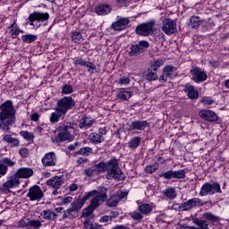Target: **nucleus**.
Masks as SVG:
<instances>
[{
  "label": "nucleus",
  "instance_id": "f257e3e1",
  "mask_svg": "<svg viewBox=\"0 0 229 229\" xmlns=\"http://www.w3.org/2000/svg\"><path fill=\"white\" fill-rule=\"evenodd\" d=\"M99 195V188L98 190H93L91 191L86 192L82 199H77L74 200L69 208L64 211L63 219H76L80 214V210L83 208L85 201L90 199L92 196Z\"/></svg>",
  "mask_w": 229,
  "mask_h": 229
},
{
  "label": "nucleus",
  "instance_id": "f03ea898",
  "mask_svg": "<svg viewBox=\"0 0 229 229\" xmlns=\"http://www.w3.org/2000/svg\"><path fill=\"white\" fill-rule=\"evenodd\" d=\"M106 180H118V182H124L126 176L119 167V161L117 158L113 157L106 163Z\"/></svg>",
  "mask_w": 229,
  "mask_h": 229
},
{
  "label": "nucleus",
  "instance_id": "7ed1b4c3",
  "mask_svg": "<svg viewBox=\"0 0 229 229\" xmlns=\"http://www.w3.org/2000/svg\"><path fill=\"white\" fill-rule=\"evenodd\" d=\"M0 117L4 123H12L15 124V114L17 110L13 106V102L12 100H6L0 106Z\"/></svg>",
  "mask_w": 229,
  "mask_h": 229
},
{
  "label": "nucleus",
  "instance_id": "20e7f679",
  "mask_svg": "<svg viewBox=\"0 0 229 229\" xmlns=\"http://www.w3.org/2000/svg\"><path fill=\"white\" fill-rule=\"evenodd\" d=\"M99 194L96 197H93L90 200V203L88 208H85V212L82 213V216L84 217H87L94 212L98 207H99V201H105L107 198L108 195H106V192H108V189H106L104 186H99L98 187Z\"/></svg>",
  "mask_w": 229,
  "mask_h": 229
},
{
  "label": "nucleus",
  "instance_id": "39448f33",
  "mask_svg": "<svg viewBox=\"0 0 229 229\" xmlns=\"http://www.w3.org/2000/svg\"><path fill=\"white\" fill-rule=\"evenodd\" d=\"M71 130H74V123L68 122L62 124L59 127V133L54 140V142H65V140H71L72 135H71Z\"/></svg>",
  "mask_w": 229,
  "mask_h": 229
},
{
  "label": "nucleus",
  "instance_id": "423d86ee",
  "mask_svg": "<svg viewBox=\"0 0 229 229\" xmlns=\"http://www.w3.org/2000/svg\"><path fill=\"white\" fill-rule=\"evenodd\" d=\"M76 106V100L72 97H64L56 103L55 112H61L65 115L69 110Z\"/></svg>",
  "mask_w": 229,
  "mask_h": 229
},
{
  "label": "nucleus",
  "instance_id": "0eeeda50",
  "mask_svg": "<svg viewBox=\"0 0 229 229\" xmlns=\"http://www.w3.org/2000/svg\"><path fill=\"white\" fill-rule=\"evenodd\" d=\"M199 196H214V194H223L221 184L218 182H205L199 191Z\"/></svg>",
  "mask_w": 229,
  "mask_h": 229
},
{
  "label": "nucleus",
  "instance_id": "6e6552de",
  "mask_svg": "<svg viewBox=\"0 0 229 229\" xmlns=\"http://www.w3.org/2000/svg\"><path fill=\"white\" fill-rule=\"evenodd\" d=\"M190 76L194 83H203L207 81L208 75H207V72L201 69L199 66H191L190 70Z\"/></svg>",
  "mask_w": 229,
  "mask_h": 229
},
{
  "label": "nucleus",
  "instance_id": "1a4fd4ad",
  "mask_svg": "<svg viewBox=\"0 0 229 229\" xmlns=\"http://www.w3.org/2000/svg\"><path fill=\"white\" fill-rule=\"evenodd\" d=\"M205 202L198 198L190 199L189 200L182 203L179 206L180 212H185L189 210H192V208H198V207H203Z\"/></svg>",
  "mask_w": 229,
  "mask_h": 229
},
{
  "label": "nucleus",
  "instance_id": "9d476101",
  "mask_svg": "<svg viewBox=\"0 0 229 229\" xmlns=\"http://www.w3.org/2000/svg\"><path fill=\"white\" fill-rule=\"evenodd\" d=\"M161 30L165 35H174L176 33V21L171 18H164L161 20Z\"/></svg>",
  "mask_w": 229,
  "mask_h": 229
},
{
  "label": "nucleus",
  "instance_id": "9b49d317",
  "mask_svg": "<svg viewBox=\"0 0 229 229\" xmlns=\"http://www.w3.org/2000/svg\"><path fill=\"white\" fill-rule=\"evenodd\" d=\"M153 26H155V21L141 23L136 27V33L140 37H148L151 35V31H153Z\"/></svg>",
  "mask_w": 229,
  "mask_h": 229
},
{
  "label": "nucleus",
  "instance_id": "f8f14e48",
  "mask_svg": "<svg viewBox=\"0 0 229 229\" xmlns=\"http://www.w3.org/2000/svg\"><path fill=\"white\" fill-rule=\"evenodd\" d=\"M27 198H30V201H40L44 198V192L41 191L40 186L34 185L30 188Z\"/></svg>",
  "mask_w": 229,
  "mask_h": 229
},
{
  "label": "nucleus",
  "instance_id": "ddd939ff",
  "mask_svg": "<svg viewBox=\"0 0 229 229\" xmlns=\"http://www.w3.org/2000/svg\"><path fill=\"white\" fill-rule=\"evenodd\" d=\"M149 128V123L146 120H134L129 124V131H144Z\"/></svg>",
  "mask_w": 229,
  "mask_h": 229
},
{
  "label": "nucleus",
  "instance_id": "4468645a",
  "mask_svg": "<svg viewBox=\"0 0 229 229\" xmlns=\"http://www.w3.org/2000/svg\"><path fill=\"white\" fill-rule=\"evenodd\" d=\"M49 19V13H40V12H34L30 14L28 21L30 22V26H34V22H46Z\"/></svg>",
  "mask_w": 229,
  "mask_h": 229
},
{
  "label": "nucleus",
  "instance_id": "2eb2a0df",
  "mask_svg": "<svg viewBox=\"0 0 229 229\" xmlns=\"http://www.w3.org/2000/svg\"><path fill=\"white\" fill-rule=\"evenodd\" d=\"M199 115L203 121H208V123H217L219 121V116L212 110L202 109L199 112Z\"/></svg>",
  "mask_w": 229,
  "mask_h": 229
},
{
  "label": "nucleus",
  "instance_id": "dca6fc26",
  "mask_svg": "<svg viewBox=\"0 0 229 229\" xmlns=\"http://www.w3.org/2000/svg\"><path fill=\"white\" fill-rule=\"evenodd\" d=\"M128 24H130V19L117 16L116 21L112 23L111 28L114 31H123V30H126Z\"/></svg>",
  "mask_w": 229,
  "mask_h": 229
},
{
  "label": "nucleus",
  "instance_id": "f3484780",
  "mask_svg": "<svg viewBox=\"0 0 229 229\" xmlns=\"http://www.w3.org/2000/svg\"><path fill=\"white\" fill-rule=\"evenodd\" d=\"M18 185H21V181L15 177V175H13L8 178V180L3 183L2 188H0V191L4 192V191H10V189H13V187H18Z\"/></svg>",
  "mask_w": 229,
  "mask_h": 229
},
{
  "label": "nucleus",
  "instance_id": "a211bd4d",
  "mask_svg": "<svg viewBox=\"0 0 229 229\" xmlns=\"http://www.w3.org/2000/svg\"><path fill=\"white\" fill-rule=\"evenodd\" d=\"M183 92L187 94L189 99H198L199 98V91L191 83H186L183 86Z\"/></svg>",
  "mask_w": 229,
  "mask_h": 229
},
{
  "label": "nucleus",
  "instance_id": "6ab92c4d",
  "mask_svg": "<svg viewBox=\"0 0 229 229\" xmlns=\"http://www.w3.org/2000/svg\"><path fill=\"white\" fill-rule=\"evenodd\" d=\"M41 162L45 167H53V165H56V155L55 152H48L41 159Z\"/></svg>",
  "mask_w": 229,
  "mask_h": 229
},
{
  "label": "nucleus",
  "instance_id": "aec40b11",
  "mask_svg": "<svg viewBox=\"0 0 229 229\" xmlns=\"http://www.w3.org/2000/svg\"><path fill=\"white\" fill-rule=\"evenodd\" d=\"M33 174V169L30 167H21L19 168L16 173L14 174V176L17 180L20 178H31V175Z\"/></svg>",
  "mask_w": 229,
  "mask_h": 229
},
{
  "label": "nucleus",
  "instance_id": "412c9836",
  "mask_svg": "<svg viewBox=\"0 0 229 229\" xmlns=\"http://www.w3.org/2000/svg\"><path fill=\"white\" fill-rule=\"evenodd\" d=\"M64 182L65 181L64 180L63 176H54L47 182V185L54 187V189L57 190L60 189V187H62V185H64Z\"/></svg>",
  "mask_w": 229,
  "mask_h": 229
},
{
  "label": "nucleus",
  "instance_id": "4be33fe9",
  "mask_svg": "<svg viewBox=\"0 0 229 229\" xmlns=\"http://www.w3.org/2000/svg\"><path fill=\"white\" fill-rule=\"evenodd\" d=\"M192 223L196 225V226H186V229H209L208 222L207 220H199L198 217L194 216L191 218Z\"/></svg>",
  "mask_w": 229,
  "mask_h": 229
},
{
  "label": "nucleus",
  "instance_id": "5701e85b",
  "mask_svg": "<svg viewBox=\"0 0 229 229\" xmlns=\"http://www.w3.org/2000/svg\"><path fill=\"white\" fill-rule=\"evenodd\" d=\"M97 15H108L112 12V7L108 4H98L94 8Z\"/></svg>",
  "mask_w": 229,
  "mask_h": 229
},
{
  "label": "nucleus",
  "instance_id": "b1692460",
  "mask_svg": "<svg viewBox=\"0 0 229 229\" xmlns=\"http://www.w3.org/2000/svg\"><path fill=\"white\" fill-rule=\"evenodd\" d=\"M164 74H166L170 80H174L178 76V68L173 65H166L163 68Z\"/></svg>",
  "mask_w": 229,
  "mask_h": 229
},
{
  "label": "nucleus",
  "instance_id": "393cba45",
  "mask_svg": "<svg viewBox=\"0 0 229 229\" xmlns=\"http://www.w3.org/2000/svg\"><path fill=\"white\" fill-rule=\"evenodd\" d=\"M2 141L5 142L6 144H11V146H13L14 148H17L21 144L19 139L13 138L10 134L4 135Z\"/></svg>",
  "mask_w": 229,
  "mask_h": 229
},
{
  "label": "nucleus",
  "instance_id": "a878e982",
  "mask_svg": "<svg viewBox=\"0 0 229 229\" xmlns=\"http://www.w3.org/2000/svg\"><path fill=\"white\" fill-rule=\"evenodd\" d=\"M202 23L203 21H201V18H199V16H191L188 26H190V28H191L192 30H198V28H199Z\"/></svg>",
  "mask_w": 229,
  "mask_h": 229
},
{
  "label": "nucleus",
  "instance_id": "bb28decb",
  "mask_svg": "<svg viewBox=\"0 0 229 229\" xmlns=\"http://www.w3.org/2000/svg\"><path fill=\"white\" fill-rule=\"evenodd\" d=\"M40 216H43V219H46L47 221H55V219L58 217V215H56L51 209L43 210Z\"/></svg>",
  "mask_w": 229,
  "mask_h": 229
},
{
  "label": "nucleus",
  "instance_id": "cd10ccee",
  "mask_svg": "<svg viewBox=\"0 0 229 229\" xmlns=\"http://www.w3.org/2000/svg\"><path fill=\"white\" fill-rule=\"evenodd\" d=\"M140 142H142L141 137H139V136L133 137L129 140L128 148H130V149H137V148L140 146Z\"/></svg>",
  "mask_w": 229,
  "mask_h": 229
},
{
  "label": "nucleus",
  "instance_id": "c85d7f7f",
  "mask_svg": "<svg viewBox=\"0 0 229 229\" xmlns=\"http://www.w3.org/2000/svg\"><path fill=\"white\" fill-rule=\"evenodd\" d=\"M139 212H140L143 216H148V214H151L153 212V208L148 203H143L138 207Z\"/></svg>",
  "mask_w": 229,
  "mask_h": 229
},
{
  "label": "nucleus",
  "instance_id": "c756f323",
  "mask_svg": "<svg viewBox=\"0 0 229 229\" xmlns=\"http://www.w3.org/2000/svg\"><path fill=\"white\" fill-rule=\"evenodd\" d=\"M145 78L148 81H157V80H158V75L157 74V71L148 68L147 73L145 74Z\"/></svg>",
  "mask_w": 229,
  "mask_h": 229
},
{
  "label": "nucleus",
  "instance_id": "7c9ffc66",
  "mask_svg": "<svg viewBox=\"0 0 229 229\" xmlns=\"http://www.w3.org/2000/svg\"><path fill=\"white\" fill-rule=\"evenodd\" d=\"M202 217H204V219H207V221H209L210 223H219V221H221L219 216L212 214V212L204 213L202 215Z\"/></svg>",
  "mask_w": 229,
  "mask_h": 229
},
{
  "label": "nucleus",
  "instance_id": "2f4dec72",
  "mask_svg": "<svg viewBox=\"0 0 229 229\" xmlns=\"http://www.w3.org/2000/svg\"><path fill=\"white\" fill-rule=\"evenodd\" d=\"M131 96H133V92L123 89L116 95V98H118V99H123V101H128Z\"/></svg>",
  "mask_w": 229,
  "mask_h": 229
},
{
  "label": "nucleus",
  "instance_id": "473e14b6",
  "mask_svg": "<svg viewBox=\"0 0 229 229\" xmlns=\"http://www.w3.org/2000/svg\"><path fill=\"white\" fill-rule=\"evenodd\" d=\"M142 48H140L137 44L131 45V51H129V56H139V55H142Z\"/></svg>",
  "mask_w": 229,
  "mask_h": 229
},
{
  "label": "nucleus",
  "instance_id": "72a5a7b5",
  "mask_svg": "<svg viewBox=\"0 0 229 229\" xmlns=\"http://www.w3.org/2000/svg\"><path fill=\"white\" fill-rule=\"evenodd\" d=\"M89 139L93 144H101L105 138L98 134V132H93L89 135Z\"/></svg>",
  "mask_w": 229,
  "mask_h": 229
},
{
  "label": "nucleus",
  "instance_id": "f704fd0d",
  "mask_svg": "<svg viewBox=\"0 0 229 229\" xmlns=\"http://www.w3.org/2000/svg\"><path fill=\"white\" fill-rule=\"evenodd\" d=\"M60 117H65V114L60 111H55L50 114V123L53 124L58 123L60 121Z\"/></svg>",
  "mask_w": 229,
  "mask_h": 229
},
{
  "label": "nucleus",
  "instance_id": "c9c22d12",
  "mask_svg": "<svg viewBox=\"0 0 229 229\" xmlns=\"http://www.w3.org/2000/svg\"><path fill=\"white\" fill-rule=\"evenodd\" d=\"M72 40L74 44H81L85 38H83V35L80 31H74L72 35Z\"/></svg>",
  "mask_w": 229,
  "mask_h": 229
},
{
  "label": "nucleus",
  "instance_id": "e433bc0d",
  "mask_svg": "<svg viewBox=\"0 0 229 229\" xmlns=\"http://www.w3.org/2000/svg\"><path fill=\"white\" fill-rule=\"evenodd\" d=\"M92 124H94V121L92 120H89V121H87V117H83L81 119L80 121V123H79V126L81 129H89L90 128V126H92Z\"/></svg>",
  "mask_w": 229,
  "mask_h": 229
},
{
  "label": "nucleus",
  "instance_id": "4c0bfd02",
  "mask_svg": "<svg viewBox=\"0 0 229 229\" xmlns=\"http://www.w3.org/2000/svg\"><path fill=\"white\" fill-rule=\"evenodd\" d=\"M164 196L168 199H174L176 198V190L174 188H167L163 191Z\"/></svg>",
  "mask_w": 229,
  "mask_h": 229
},
{
  "label": "nucleus",
  "instance_id": "58836bf2",
  "mask_svg": "<svg viewBox=\"0 0 229 229\" xmlns=\"http://www.w3.org/2000/svg\"><path fill=\"white\" fill-rule=\"evenodd\" d=\"M37 38H38L37 35H33V34H26L21 37V40L25 44H31V43L35 42V40H37Z\"/></svg>",
  "mask_w": 229,
  "mask_h": 229
},
{
  "label": "nucleus",
  "instance_id": "ea45409f",
  "mask_svg": "<svg viewBox=\"0 0 229 229\" xmlns=\"http://www.w3.org/2000/svg\"><path fill=\"white\" fill-rule=\"evenodd\" d=\"M12 126H13V123L12 122H4L3 118L0 117V128H2L4 131H6V133H8Z\"/></svg>",
  "mask_w": 229,
  "mask_h": 229
},
{
  "label": "nucleus",
  "instance_id": "a19ab883",
  "mask_svg": "<svg viewBox=\"0 0 229 229\" xmlns=\"http://www.w3.org/2000/svg\"><path fill=\"white\" fill-rule=\"evenodd\" d=\"M75 155H82L83 157H89V155H92V148L90 147H84L80 148Z\"/></svg>",
  "mask_w": 229,
  "mask_h": 229
},
{
  "label": "nucleus",
  "instance_id": "79ce46f5",
  "mask_svg": "<svg viewBox=\"0 0 229 229\" xmlns=\"http://www.w3.org/2000/svg\"><path fill=\"white\" fill-rule=\"evenodd\" d=\"M162 65H164V60L162 59H157L156 61H154L151 65H150V69H152V71H158V69H160V67H162Z\"/></svg>",
  "mask_w": 229,
  "mask_h": 229
},
{
  "label": "nucleus",
  "instance_id": "37998d69",
  "mask_svg": "<svg viewBox=\"0 0 229 229\" xmlns=\"http://www.w3.org/2000/svg\"><path fill=\"white\" fill-rule=\"evenodd\" d=\"M130 216L133 219V221H137L138 223H140V221L144 219V215L141 213H139L138 211L131 212Z\"/></svg>",
  "mask_w": 229,
  "mask_h": 229
},
{
  "label": "nucleus",
  "instance_id": "c03bdc74",
  "mask_svg": "<svg viewBox=\"0 0 229 229\" xmlns=\"http://www.w3.org/2000/svg\"><path fill=\"white\" fill-rule=\"evenodd\" d=\"M9 29H11L12 37H17L19 36V33H21V29H19V26H17L16 21H13Z\"/></svg>",
  "mask_w": 229,
  "mask_h": 229
},
{
  "label": "nucleus",
  "instance_id": "a18cd8bd",
  "mask_svg": "<svg viewBox=\"0 0 229 229\" xmlns=\"http://www.w3.org/2000/svg\"><path fill=\"white\" fill-rule=\"evenodd\" d=\"M93 167L96 173H105V171H106V163L100 162L98 165H95Z\"/></svg>",
  "mask_w": 229,
  "mask_h": 229
},
{
  "label": "nucleus",
  "instance_id": "49530a36",
  "mask_svg": "<svg viewBox=\"0 0 229 229\" xmlns=\"http://www.w3.org/2000/svg\"><path fill=\"white\" fill-rule=\"evenodd\" d=\"M20 135L25 140H33V139H35V136L32 134V132H30L28 131H20Z\"/></svg>",
  "mask_w": 229,
  "mask_h": 229
},
{
  "label": "nucleus",
  "instance_id": "de8ad7c7",
  "mask_svg": "<svg viewBox=\"0 0 229 229\" xmlns=\"http://www.w3.org/2000/svg\"><path fill=\"white\" fill-rule=\"evenodd\" d=\"M158 169V164L155 163L154 165H149L145 167V173L148 174H153L155 171Z\"/></svg>",
  "mask_w": 229,
  "mask_h": 229
},
{
  "label": "nucleus",
  "instance_id": "09e8293b",
  "mask_svg": "<svg viewBox=\"0 0 229 229\" xmlns=\"http://www.w3.org/2000/svg\"><path fill=\"white\" fill-rule=\"evenodd\" d=\"M1 165H5L6 167H13L15 165V162L8 157L2 158Z\"/></svg>",
  "mask_w": 229,
  "mask_h": 229
},
{
  "label": "nucleus",
  "instance_id": "8fccbe9b",
  "mask_svg": "<svg viewBox=\"0 0 229 229\" xmlns=\"http://www.w3.org/2000/svg\"><path fill=\"white\" fill-rule=\"evenodd\" d=\"M73 65H81L82 67H85L87 65L88 62L83 60L81 57H74L72 59Z\"/></svg>",
  "mask_w": 229,
  "mask_h": 229
},
{
  "label": "nucleus",
  "instance_id": "3c124183",
  "mask_svg": "<svg viewBox=\"0 0 229 229\" xmlns=\"http://www.w3.org/2000/svg\"><path fill=\"white\" fill-rule=\"evenodd\" d=\"M30 226V218H22L18 222V228H28Z\"/></svg>",
  "mask_w": 229,
  "mask_h": 229
},
{
  "label": "nucleus",
  "instance_id": "603ef678",
  "mask_svg": "<svg viewBox=\"0 0 229 229\" xmlns=\"http://www.w3.org/2000/svg\"><path fill=\"white\" fill-rule=\"evenodd\" d=\"M160 178H165V180H173V170H168L163 172L159 174Z\"/></svg>",
  "mask_w": 229,
  "mask_h": 229
},
{
  "label": "nucleus",
  "instance_id": "864d4df0",
  "mask_svg": "<svg viewBox=\"0 0 229 229\" xmlns=\"http://www.w3.org/2000/svg\"><path fill=\"white\" fill-rule=\"evenodd\" d=\"M19 155L21 158H28L30 157V149L28 148H21L19 150Z\"/></svg>",
  "mask_w": 229,
  "mask_h": 229
},
{
  "label": "nucleus",
  "instance_id": "5fc2aeb1",
  "mask_svg": "<svg viewBox=\"0 0 229 229\" xmlns=\"http://www.w3.org/2000/svg\"><path fill=\"white\" fill-rule=\"evenodd\" d=\"M29 226H31L32 228L38 229V228H40V226H42V222H40V220H31L30 218Z\"/></svg>",
  "mask_w": 229,
  "mask_h": 229
},
{
  "label": "nucleus",
  "instance_id": "6e6d98bb",
  "mask_svg": "<svg viewBox=\"0 0 229 229\" xmlns=\"http://www.w3.org/2000/svg\"><path fill=\"white\" fill-rule=\"evenodd\" d=\"M117 205H119V200L117 199L112 198L106 201V206L110 208H114V207H116Z\"/></svg>",
  "mask_w": 229,
  "mask_h": 229
},
{
  "label": "nucleus",
  "instance_id": "4d7b16f0",
  "mask_svg": "<svg viewBox=\"0 0 229 229\" xmlns=\"http://www.w3.org/2000/svg\"><path fill=\"white\" fill-rule=\"evenodd\" d=\"M137 45L139 46L140 49H142V53H144L146 49L149 47V43L146 40L139 41Z\"/></svg>",
  "mask_w": 229,
  "mask_h": 229
},
{
  "label": "nucleus",
  "instance_id": "13d9d810",
  "mask_svg": "<svg viewBox=\"0 0 229 229\" xmlns=\"http://www.w3.org/2000/svg\"><path fill=\"white\" fill-rule=\"evenodd\" d=\"M62 93L66 95L72 94V86L64 84L62 88Z\"/></svg>",
  "mask_w": 229,
  "mask_h": 229
},
{
  "label": "nucleus",
  "instance_id": "bf43d9fd",
  "mask_svg": "<svg viewBox=\"0 0 229 229\" xmlns=\"http://www.w3.org/2000/svg\"><path fill=\"white\" fill-rule=\"evenodd\" d=\"M95 173H97V172H96V169L94 168V166L89 167V168H88V169H85L84 172H83V174H84L86 176H89V177L94 176V174H95Z\"/></svg>",
  "mask_w": 229,
  "mask_h": 229
},
{
  "label": "nucleus",
  "instance_id": "052dcab7",
  "mask_svg": "<svg viewBox=\"0 0 229 229\" xmlns=\"http://www.w3.org/2000/svg\"><path fill=\"white\" fill-rule=\"evenodd\" d=\"M200 103H202L203 105L208 106V105H212L214 103V100H212V98L210 97H203L200 100Z\"/></svg>",
  "mask_w": 229,
  "mask_h": 229
},
{
  "label": "nucleus",
  "instance_id": "680f3d73",
  "mask_svg": "<svg viewBox=\"0 0 229 229\" xmlns=\"http://www.w3.org/2000/svg\"><path fill=\"white\" fill-rule=\"evenodd\" d=\"M83 229H94V224L90 222V219L87 218L84 223Z\"/></svg>",
  "mask_w": 229,
  "mask_h": 229
},
{
  "label": "nucleus",
  "instance_id": "e2e57ef3",
  "mask_svg": "<svg viewBox=\"0 0 229 229\" xmlns=\"http://www.w3.org/2000/svg\"><path fill=\"white\" fill-rule=\"evenodd\" d=\"M185 174H187V172L185 170H178L176 171L175 178L178 180H182L185 178Z\"/></svg>",
  "mask_w": 229,
  "mask_h": 229
},
{
  "label": "nucleus",
  "instance_id": "0e129e2a",
  "mask_svg": "<svg viewBox=\"0 0 229 229\" xmlns=\"http://www.w3.org/2000/svg\"><path fill=\"white\" fill-rule=\"evenodd\" d=\"M85 67H87L88 72H89V74H94V69H96V65H94V64L89 62L87 63V65H85Z\"/></svg>",
  "mask_w": 229,
  "mask_h": 229
},
{
  "label": "nucleus",
  "instance_id": "69168bd1",
  "mask_svg": "<svg viewBox=\"0 0 229 229\" xmlns=\"http://www.w3.org/2000/svg\"><path fill=\"white\" fill-rule=\"evenodd\" d=\"M6 173H8V166H6L4 165H1V163H0V178L2 176H4V174H6Z\"/></svg>",
  "mask_w": 229,
  "mask_h": 229
},
{
  "label": "nucleus",
  "instance_id": "338daca9",
  "mask_svg": "<svg viewBox=\"0 0 229 229\" xmlns=\"http://www.w3.org/2000/svg\"><path fill=\"white\" fill-rule=\"evenodd\" d=\"M118 83H120V85H128L130 83V78L123 76L119 79Z\"/></svg>",
  "mask_w": 229,
  "mask_h": 229
},
{
  "label": "nucleus",
  "instance_id": "774afa93",
  "mask_svg": "<svg viewBox=\"0 0 229 229\" xmlns=\"http://www.w3.org/2000/svg\"><path fill=\"white\" fill-rule=\"evenodd\" d=\"M167 78H168L167 74L164 73V70H163V72H162L161 76L159 77L160 83H166Z\"/></svg>",
  "mask_w": 229,
  "mask_h": 229
}]
</instances>
